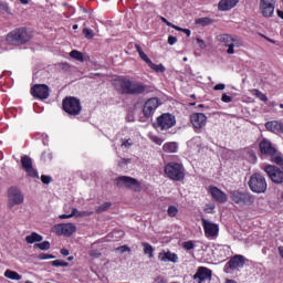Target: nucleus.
Returning <instances> with one entry per match:
<instances>
[{
    "label": "nucleus",
    "instance_id": "obj_1",
    "mask_svg": "<svg viewBox=\"0 0 283 283\" xmlns=\"http://www.w3.org/2000/svg\"><path fill=\"white\" fill-rule=\"evenodd\" d=\"M119 85L122 94H129L130 96H140V94H145L147 92V85L129 78L119 80Z\"/></svg>",
    "mask_w": 283,
    "mask_h": 283
},
{
    "label": "nucleus",
    "instance_id": "obj_2",
    "mask_svg": "<svg viewBox=\"0 0 283 283\" xmlns=\"http://www.w3.org/2000/svg\"><path fill=\"white\" fill-rule=\"evenodd\" d=\"M32 39V35L25 28L15 29L7 35V42L10 45H23Z\"/></svg>",
    "mask_w": 283,
    "mask_h": 283
},
{
    "label": "nucleus",
    "instance_id": "obj_3",
    "mask_svg": "<svg viewBox=\"0 0 283 283\" xmlns=\"http://www.w3.org/2000/svg\"><path fill=\"white\" fill-rule=\"evenodd\" d=\"M165 174L170 178V180H175L176 182H180L185 180V167L178 163H169L165 166Z\"/></svg>",
    "mask_w": 283,
    "mask_h": 283
},
{
    "label": "nucleus",
    "instance_id": "obj_4",
    "mask_svg": "<svg viewBox=\"0 0 283 283\" xmlns=\"http://www.w3.org/2000/svg\"><path fill=\"white\" fill-rule=\"evenodd\" d=\"M249 187L254 193H264L266 191V178L262 174L255 172L249 180Z\"/></svg>",
    "mask_w": 283,
    "mask_h": 283
},
{
    "label": "nucleus",
    "instance_id": "obj_5",
    "mask_svg": "<svg viewBox=\"0 0 283 283\" xmlns=\"http://www.w3.org/2000/svg\"><path fill=\"white\" fill-rule=\"evenodd\" d=\"M62 107L70 116H78L83 109L81 101L76 97H65L62 102Z\"/></svg>",
    "mask_w": 283,
    "mask_h": 283
},
{
    "label": "nucleus",
    "instance_id": "obj_6",
    "mask_svg": "<svg viewBox=\"0 0 283 283\" xmlns=\"http://www.w3.org/2000/svg\"><path fill=\"white\" fill-rule=\"evenodd\" d=\"M230 199L239 207H250L255 202V197L249 192H240L239 190H234L230 193Z\"/></svg>",
    "mask_w": 283,
    "mask_h": 283
},
{
    "label": "nucleus",
    "instance_id": "obj_7",
    "mask_svg": "<svg viewBox=\"0 0 283 283\" xmlns=\"http://www.w3.org/2000/svg\"><path fill=\"white\" fill-rule=\"evenodd\" d=\"M176 126V116L170 113H164L157 117L156 128L160 132H167Z\"/></svg>",
    "mask_w": 283,
    "mask_h": 283
},
{
    "label": "nucleus",
    "instance_id": "obj_8",
    "mask_svg": "<svg viewBox=\"0 0 283 283\" xmlns=\"http://www.w3.org/2000/svg\"><path fill=\"white\" fill-rule=\"evenodd\" d=\"M8 207L12 209V207L23 205L25 197L18 187H10L8 190Z\"/></svg>",
    "mask_w": 283,
    "mask_h": 283
},
{
    "label": "nucleus",
    "instance_id": "obj_9",
    "mask_svg": "<svg viewBox=\"0 0 283 283\" xmlns=\"http://www.w3.org/2000/svg\"><path fill=\"white\" fill-rule=\"evenodd\" d=\"M201 224L205 231V235L206 238H208V240H217L218 235L220 233V226H218L217 223H213L205 218L201 219Z\"/></svg>",
    "mask_w": 283,
    "mask_h": 283
},
{
    "label": "nucleus",
    "instance_id": "obj_10",
    "mask_svg": "<svg viewBox=\"0 0 283 283\" xmlns=\"http://www.w3.org/2000/svg\"><path fill=\"white\" fill-rule=\"evenodd\" d=\"M115 182L119 188L126 187V189H132L133 191H140V182L133 177L120 176L115 179Z\"/></svg>",
    "mask_w": 283,
    "mask_h": 283
},
{
    "label": "nucleus",
    "instance_id": "obj_11",
    "mask_svg": "<svg viewBox=\"0 0 283 283\" xmlns=\"http://www.w3.org/2000/svg\"><path fill=\"white\" fill-rule=\"evenodd\" d=\"M190 123L196 134H201L202 129L207 127V115L205 113H193L190 115Z\"/></svg>",
    "mask_w": 283,
    "mask_h": 283
},
{
    "label": "nucleus",
    "instance_id": "obj_12",
    "mask_svg": "<svg viewBox=\"0 0 283 283\" xmlns=\"http://www.w3.org/2000/svg\"><path fill=\"white\" fill-rule=\"evenodd\" d=\"M265 174H268L270 180L274 182V185H283V170L276 166L268 165L264 167Z\"/></svg>",
    "mask_w": 283,
    "mask_h": 283
},
{
    "label": "nucleus",
    "instance_id": "obj_13",
    "mask_svg": "<svg viewBox=\"0 0 283 283\" xmlns=\"http://www.w3.org/2000/svg\"><path fill=\"white\" fill-rule=\"evenodd\" d=\"M53 233L56 235H65L70 238L73 233H76V226L74 223H59L52 228Z\"/></svg>",
    "mask_w": 283,
    "mask_h": 283
},
{
    "label": "nucleus",
    "instance_id": "obj_14",
    "mask_svg": "<svg viewBox=\"0 0 283 283\" xmlns=\"http://www.w3.org/2000/svg\"><path fill=\"white\" fill-rule=\"evenodd\" d=\"M158 107H160V99H158L157 97H151L147 99L143 107V114L145 118H151Z\"/></svg>",
    "mask_w": 283,
    "mask_h": 283
},
{
    "label": "nucleus",
    "instance_id": "obj_15",
    "mask_svg": "<svg viewBox=\"0 0 283 283\" xmlns=\"http://www.w3.org/2000/svg\"><path fill=\"white\" fill-rule=\"evenodd\" d=\"M245 264L244 256L237 254L230 259V261L224 265V273H231V271H238L242 269Z\"/></svg>",
    "mask_w": 283,
    "mask_h": 283
},
{
    "label": "nucleus",
    "instance_id": "obj_16",
    "mask_svg": "<svg viewBox=\"0 0 283 283\" xmlns=\"http://www.w3.org/2000/svg\"><path fill=\"white\" fill-rule=\"evenodd\" d=\"M211 275H212L211 270L205 266H200L198 268L197 272L193 274L192 280L196 283H208V282H211Z\"/></svg>",
    "mask_w": 283,
    "mask_h": 283
},
{
    "label": "nucleus",
    "instance_id": "obj_17",
    "mask_svg": "<svg viewBox=\"0 0 283 283\" xmlns=\"http://www.w3.org/2000/svg\"><path fill=\"white\" fill-rule=\"evenodd\" d=\"M31 94L34 98H40L41 101H45L50 96V87L45 84H35L31 88Z\"/></svg>",
    "mask_w": 283,
    "mask_h": 283
},
{
    "label": "nucleus",
    "instance_id": "obj_18",
    "mask_svg": "<svg viewBox=\"0 0 283 283\" xmlns=\"http://www.w3.org/2000/svg\"><path fill=\"white\" fill-rule=\"evenodd\" d=\"M21 165L30 178H39V171L32 166V158L28 155L21 157Z\"/></svg>",
    "mask_w": 283,
    "mask_h": 283
},
{
    "label": "nucleus",
    "instance_id": "obj_19",
    "mask_svg": "<svg viewBox=\"0 0 283 283\" xmlns=\"http://www.w3.org/2000/svg\"><path fill=\"white\" fill-rule=\"evenodd\" d=\"M260 10L263 17H273V12H275V0H261Z\"/></svg>",
    "mask_w": 283,
    "mask_h": 283
},
{
    "label": "nucleus",
    "instance_id": "obj_20",
    "mask_svg": "<svg viewBox=\"0 0 283 283\" xmlns=\"http://www.w3.org/2000/svg\"><path fill=\"white\" fill-rule=\"evenodd\" d=\"M219 41H221V43H224L226 48H228L227 54H235L234 48L238 46L235 38L229 34H222L219 36Z\"/></svg>",
    "mask_w": 283,
    "mask_h": 283
},
{
    "label": "nucleus",
    "instance_id": "obj_21",
    "mask_svg": "<svg viewBox=\"0 0 283 283\" xmlns=\"http://www.w3.org/2000/svg\"><path fill=\"white\" fill-rule=\"evenodd\" d=\"M208 191L210 196H212L213 200H216V202H220L221 205H224V202H227V193H224V191L220 190L218 187L211 186Z\"/></svg>",
    "mask_w": 283,
    "mask_h": 283
},
{
    "label": "nucleus",
    "instance_id": "obj_22",
    "mask_svg": "<svg viewBox=\"0 0 283 283\" xmlns=\"http://www.w3.org/2000/svg\"><path fill=\"white\" fill-rule=\"evenodd\" d=\"M260 151L261 154L271 157L277 154V149H275V147H273V144H271V142H269L268 139H263L260 143Z\"/></svg>",
    "mask_w": 283,
    "mask_h": 283
},
{
    "label": "nucleus",
    "instance_id": "obj_23",
    "mask_svg": "<svg viewBox=\"0 0 283 283\" xmlns=\"http://www.w3.org/2000/svg\"><path fill=\"white\" fill-rule=\"evenodd\" d=\"M265 129L272 134H283V123L280 120H270L265 123Z\"/></svg>",
    "mask_w": 283,
    "mask_h": 283
},
{
    "label": "nucleus",
    "instance_id": "obj_24",
    "mask_svg": "<svg viewBox=\"0 0 283 283\" xmlns=\"http://www.w3.org/2000/svg\"><path fill=\"white\" fill-rule=\"evenodd\" d=\"M158 260H160V262H172L174 264H176L178 262V254L169 250L167 251L163 250L158 254Z\"/></svg>",
    "mask_w": 283,
    "mask_h": 283
},
{
    "label": "nucleus",
    "instance_id": "obj_25",
    "mask_svg": "<svg viewBox=\"0 0 283 283\" xmlns=\"http://www.w3.org/2000/svg\"><path fill=\"white\" fill-rule=\"evenodd\" d=\"M238 3H240V0H220L218 10H220V12H229V10H233Z\"/></svg>",
    "mask_w": 283,
    "mask_h": 283
},
{
    "label": "nucleus",
    "instance_id": "obj_26",
    "mask_svg": "<svg viewBox=\"0 0 283 283\" xmlns=\"http://www.w3.org/2000/svg\"><path fill=\"white\" fill-rule=\"evenodd\" d=\"M92 213H94V212H90V211H78V209L73 208V209H72V213H70V214H61V216H60V219H61V220H66V219H70V218H74V216H75V218H83V217H85V216H92Z\"/></svg>",
    "mask_w": 283,
    "mask_h": 283
},
{
    "label": "nucleus",
    "instance_id": "obj_27",
    "mask_svg": "<svg viewBox=\"0 0 283 283\" xmlns=\"http://www.w3.org/2000/svg\"><path fill=\"white\" fill-rule=\"evenodd\" d=\"M25 242L28 244H34V242H43V235L32 232L31 234L25 237Z\"/></svg>",
    "mask_w": 283,
    "mask_h": 283
},
{
    "label": "nucleus",
    "instance_id": "obj_28",
    "mask_svg": "<svg viewBox=\"0 0 283 283\" xmlns=\"http://www.w3.org/2000/svg\"><path fill=\"white\" fill-rule=\"evenodd\" d=\"M163 149L167 154H176V151H178V143H176V142L166 143L163 146Z\"/></svg>",
    "mask_w": 283,
    "mask_h": 283
},
{
    "label": "nucleus",
    "instance_id": "obj_29",
    "mask_svg": "<svg viewBox=\"0 0 283 283\" xmlns=\"http://www.w3.org/2000/svg\"><path fill=\"white\" fill-rule=\"evenodd\" d=\"M148 67H150V70H153L154 72H157V74H165L166 72V67L163 64H155L154 62H150Z\"/></svg>",
    "mask_w": 283,
    "mask_h": 283
},
{
    "label": "nucleus",
    "instance_id": "obj_30",
    "mask_svg": "<svg viewBox=\"0 0 283 283\" xmlns=\"http://www.w3.org/2000/svg\"><path fill=\"white\" fill-rule=\"evenodd\" d=\"M250 93L252 94V96H255L256 98H259V101H263V103H266V101H269V97H266V94L262 93L260 90L253 88L250 91Z\"/></svg>",
    "mask_w": 283,
    "mask_h": 283
},
{
    "label": "nucleus",
    "instance_id": "obj_31",
    "mask_svg": "<svg viewBox=\"0 0 283 283\" xmlns=\"http://www.w3.org/2000/svg\"><path fill=\"white\" fill-rule=\"evenodd\" d=\"M138 54H139V57L142 59V61H144L145 63H147V65H149L151 63V60L149 59V56H147L144 52H143V49L140 48L139 44H136L135 45Z\"/></svg>",
    "mask_w": 283,
    "mask_h": 283
},
{
    "label": "nucleus",
    "instance_id": "obj_32",
    "mask_svg": "<svg viewBox=\"0 0 283 283\" xmlns=\"http://www.w3.org/2000/svg\"><path fill=\"white\" fill-rule=\"evenodd\" d=\"M142 245L144 247V253L145 255H148V258H154V247L147 242H143Z\"/></svg>",
    "mask_w": 283,
    "mask_h": 283
},
{
    "label": "nucleus",
    "instance_id": "obj_33",
    "mask_svg": "<svg viewBox=\"0 0 283 283\" xmlns=\"http://www.w3.org/2000/svg\"><path fill=\"white\" fill-rule=\"evenodd\" d=\"M4 277H8L9 280H17V281L21 280V275L12 270H7L4 272Z\"/></svg>",
    "mask_w": 283,
    "mask_h": 283
},
{
    "label": "nucleus",
    "instance_id": "obj_34",
    "mask_svg": "<svg viewBox=\"0 0 283 283\" xmlns=\"http://www.w3.org/2000/svg\"><path fill=\"white\" fill-rule=\"evenodd\" d=\"M71 59H74L75 61H80V63H83L85 59L83 57V53L80 51L73 50L70 52Z\"/></svg>",
    "mask_w": 283,
    "mask_h": 283
},
{
    "label": "nucleus",
    "instance_id": "obj_35",
    "mask_svg": "<svg viewBox=\"0 0 283 283\" xmlns=\"http://www.w3.org/2000/svg\"><path fill=\"white\" fill-rule=\"evenodd\" d=\"M272 163H275L279 167L283 169V155L282 154H274L272 157Z\"/></svg>",
    "mask_w": 283,
    "mask_h": 283
},
{
    "label": "nucleus",
    "instance_id": "obj_36",
    "mask_svg": "<svg viewBox=\"0 0 283 283\" xmlns=\"http://www.w3.org/2000/svg\"><path fill=\"white\" fill-rule=\"evenodd\" d=\"M53 158L54 156L51 150H45L44 153H42L41 160L43 163H52Z\"/></svg>",
    "mask_w": 283,
    "mask_h": 283
},
{
    "label": "nucleus",
    "instance_id": "obj_37",
    "mask_svg": "<svg viewBox=\"0 0 283 283\" xmlns=\"http://www.w3.org/2000/svg\"><path fill=\"white\" fill-rule=\"evenodd\" d=\"M195 23L197 25L206 27V25H211V23H213V21L211 20V18H199L195 21Z\"/></svg>",
    "mask_w": 283,
    "mask_h": 283
},
{
    "label": "nucleus",
    "instance_id": "obj_38",
    "mask_svg": "<svg viewBox=\"0 0 283 283\" xmlns=\"http://www.w3.org/2000/svg\"><path fill=\"white\" fill-rule=\"evenodd\" d=\"M34 249H40V251H50V241L36 243L34 244Z\"/></svg>",
    "mask_w": 283,
    "mask_h": 283
},
{
    "label": "nucleus",
    "instance_id": "obj_39",
    "mask_svg": "<svg viewBox=\"0 0 283 283\" xmlns=\"http://www.w3.org/2000/svg\"><path fill=\"white\" fill-rule=\"evenodd\" d=\"M167 213H168L169 218H176V216H178V207L169 206Z\"/></svg>",
    "mask_w": 283,
    "mask_h": 283
},
{
    "label": "nucleus",
    "instance_id": "obj_40",
    "mask_svg": "<svg viewBox=\"0 0 283 283\" xmlns=\"http://www.w3.org/2000/svg\"><path fill=\"white\" fill-rule=\"evenodd\" d=\"M112 207V203L105 202L102 206L97 207L96 212L97 213H103V211H107Z\"/></svg>",
    "mask_w": 283,
    "mask_h": 283
},
{
    "label": "nucleus",
    "instance_id": "obj_41",
    "mask_svg": "<svg viewBox=\"0 0 283 283\" xmlns=\"http://www.w3.org/2000/svg\"><path fill=\"white\" fill-rule=\"evenodd\" d=\"M52 266H70V263L61 260L51 261Z\"/></svg>",
    "mask_w": 283,
    "mask_h": 283
},
{
    "label": "nucleus",
    "instance_id": "obj_42",
    "mask_svg": "<svg viewBox=\"0 0 283 283\" xmlns=\"http://www.w3.org/2000/svg\"><path fill=\"white\" fill-rule=\"evenodd\" d=\"M83 34L86 39H94V31L92 29H83Z\"/></svg>",
    "mask_w": 283,
    "mask_h": 283
},
{
    "label": "nucleus",
    "instance_id": "obj_43",
    "mask_svg": "<svg viewBox=\"0 0 283 283\" xmlns=\"http://www.w3.org/2000/svg\"><path fill=\"white\" fill-rule=\"evenodd\" d=\"M195 244L193 241H186L184 242V249H186V251H191L195 249Z\"/></svg>",
    "mask_w": 283,
    "mask_h": 283
},
{
    "label": "nucleus",
    "instance_id": "obj_44",
    "mask_svg": "<svg viewBox=\"0 0 283 283\" xmlns=\"http://www.w3.org/2000/svg\"><path fill=\"white\" fill-rule=\"evenodd\" d=\"M56 256L53 254H48V253H41L39 254V260H54Z\"/></svg>",
    "mask_w": 283,
    "mask_h": 283
},
{
    "label": "nucleus",
    "instance_id": "obj_45",
    "mask_svg": "<svg viewBox=\"0 0 283 283\" xmlns=\"http://www.w3.org/2000/svg\"><path fill=\"white\" fill-rule=\"evenodd\" d=\"M160 20L163 21V23H166V25H168V28H174V30H180V27H177L176 24L168 22L166 18L161 17Z\"/></svg>",
    "mask_w": 283,
    "mask_h": 283
},
{
    "label": "nucleus",
    "instance_id": "obj_46",
    "mask_svg": "<svg viewBox=\"0 0 283 283\" xmlns=\"http://www.w3.org/2000/svg\"><path fill=\"white\" fill-rule=\"evenodd\" d=\"M132 145H134V140H132V139H124L122 143V147H125V149H129V147H132Z\"/></svg>",
    "mask_w": 283,
    "mask_h": 283
},
{
    "label": "nucleus",
    "instance_id": "obj_47",
    "mask_svg": "<svg viewBox=\"0 0 283 283\" xmlns=\"http://www.w3.org/2000/svg\"><path fill=\"white\" fill-rule=\"evenodd\" d=\"M41 180H42L43 185H50L52 182V177L42 175Z\"/></svg>",
    "mask_w": 283,
    "mask_h": 283
},
{
    "label": "nucleus",
    "instance_id": "obj_48",
    "mask_svg": "<svg viewBox=\"0 0 283 283\" xmlns=\"http://www.w3.org/2000/svg\"><path fill=\"white\" fill-rule=\"evenodd\" d=\"M115 251H117L118 253H125L126 251H132V249H129V247L127 245H122L115 249Z\"/></svg>",
    "mask_w": 283,
    "mask_h": 283
},
{
    "label": "nucleus",
    "instance_id": "obj_49",
    "mask_svg": "<svg viewBox=\"0 0 283 283\" xmlns=\"http://www.w3.org/2000/svg\"><path fill=\"white\" fill-rule=\"evenodd\" d=\"M221 101L223 103H231V101H233V98L229 95H227V93H223V95L221 96Z\"/></svg>",
    "mask_w": 283,
    "mask_h": 283
},
{
    "label": "nucleus",
    "instance_id": "obj_50",
    "mask_svg": "<svg viewBox=\"0 0 283 283\" xmlns=\"http://www.w3.org/2000/svg\"><path fill=\"white\" fill-rule=\"evenodd\" d=\"M168 43H169V45H176V43H178V38H176L174 35H169Z\"/></svg>",
    "mask_w": 283,
    "mask_h": 283
},
{
    "label": "nucleus",
    "instance_id": "obj_51",
    "mask_svg": "<svg viewBox=\"0 0 283 283\" xmlns=\"http://www.w3.org/2000/svg\"><path fill=\"white\" fill-rule=\"evenodd\" d=\"M197 43L199 48H201V50H205V48H207V44H205V41L200 38H197Z\"/></svg>",
    "mask_w": 283,
    "mask_h": 283
},
{
    "label": "nucleus",
    "instance_id": "obj_52",
    "mask_svg": "<svg viewBox=\"0 0 283 283\" xmlns=\"http://www.w3.org/2000/svg\"><path fill=\"white\" fill-rule=\"evenodd\" d=\"M90 255H91V258H101V252H98L96 250H92V251H90Z\"/></svg>",
    "mask_w": 283,
    "mask_h": 283
},
{
    "label": "nucleus",
    "instance_id": "obj_53",
    "mask_svg": "<svg viewBox=\"0 0 283 283\" xmlns=\"http://www.w3.org/2000/svg\"><path fill=\"white\" fill-rule=\"evenodd\" d=\"M224 87H227V85L220 83V84H217V85L214 86V90H216V92H219V91L224 90Z\"/></svg>",
    "mask_w": 283,
    "mask_h": 283
},
{
    "label": "nucleus",
    "instance_id": "obj_54",
    "mask_svg": "<svg viewBox=\"0 0 283 283\" xmlns=\"http://www.w3.org/2000/svg\"><path fill=\"white\" fill-rule=\"evenodd\" d=\"M177 32H184L185 34H187V36H191V30L189 29L180 28V30H177Z\"/></svg>",
    "mask_w": 283,
    "mask_h": 283
},
{
    "label": "nucleus",
    "instance_id": "obj_55",
    "mask_svg": "<svg viewBox=\"0 0 283 283\" xmlns=\"http://www.w3.org/2000/svg\"><path fill=\"white\" fill-rule=\"evenodd\" d=\"M153 142H155L156 145H163V139L160 137H153Z\"/></svg>",
    "mask_w": 283,
    "mask_h": 283
},
{
    "label": "nucleus",
    "instance_id": "obj_56",
    "mask_svg": "<svg viewBox=\"0 0 283 283\" xmlns=\"http://www.w3.org/2000/svg\"><path fill=\"white\" fill-rule=\"evenodd\" d=\"M213 209H216L214 206H209L205 209L206 213H213Z\"/></svg>",
    "mask_w": 283,
    "mask_h": 283
},
{
    "label": "nucleus",
    "instance_id": "obj_57",
    "mask_svg": "<svg viewBox=\"0 0 283 283\" xmlns=\"http://www.w3.org/2000/svg\"><path fill=\"white\" fill-rule=\"evenodd\" d=\"M262 36H263V39H265V41H269L270 43H273V44L277 43L275 40H273V39H271V38H269L266 35H262Z\"/></svg>",
    "mask_w": 283,
    "mask_h": 283
},
{
    "label": "nucleus",
    "instance_id": "obj_58",
    "mask_svg": "<svg viewBox=\"0 0 283 283\" xmlns=\"http://www.w3.org/2000/svg\"><path fill=\"white\" fill-rule=\"evenodd\" d=\"M61 255H64V256L70 255V250H67V249H62V250H61Z\"/></svg>",
    "mask_w": 283,
    "mask_h": 283
},
{
    "label": "nucleus",
    "instance_id": "obj_59",
    "mask_svg": "<svg viewBox=\"0 0 283 283\" xmlns=\"http://www.w3.org/2000/svg\"><path fill=\"white\" fill-rule=\"evenodd\" d=\"M20 3H23L24 6H28V3H30V0H19Z\"/></svg>",
    "mask_w": 283,
    "mask_h": 283
},
{
    "label": "nucleus",
    "instance_id": "obj_60",
    "mask_svg": "<svg viewBox=\"0 0 283 283\" xmlns=\"http://www.w3.org/2000/svg\"><path fill=\"white\" fill-rule=\"evenodd\" d=\"M277 17H280V19H283V11L277 10Z\"/></svg>",
    "mask_w": 283,
    "mask_h": 283
},
{
    "label": "nucleus",
    "instance_id": "obj_61",
    "mask_svg": "<svg viewBox=\"0 0 283 283\" xmlns=\"http://www.w3.org/2000/svg\"><path fill=\"white\" fill-rule=\"evenodd\" d=\"M251 157L253 158V160H256L258 157H255V154L251 153Z\"/></svg>",
    "mask_w": 283,
    "mask_h": 283
},
{
    "label": "nucleus",
    "instance_id": "obj_62",
    "mask_svg": "<svg viewBox=\"0 0 283 283\" xmlns=\"http://www.w3.org/2000/svg\"><path fill=\"white\" fill-rule=\"evenodd\" d=\"M73 30H78V24H74Z\"/></svg>",
    "mask_w": 283,
    "mask_h": 283
},
{
    "label": "nucleus",
    "instance_id": "obj_63",
    "mask_svg": "<svg viewBox=\"0 0 283 283\" xmlns=\"http://www.w3.org/2000/svg\"><path fill=\"white\" fill-rule=\"evenodd\" d=\"M226 283H237V282L233 280H228Z\"/></svg>",
    "mask_w": 283,
    "mask_h": 283
},
{
    "label": "nucleus",
    "instance_id": "obj_64",
    "mask_svg": "<svg viewBox=\"0 0 283 283\" xmlns=\"http://www.w3.org/2000/svg\"><path fill=\"white\" fill-rule=\"evenodd\" d=\"M67 260L69 262H72V260H74V256H69Z\"/></svg>",
    "mask_w": 283,
    "mask_h": 283
}]
</instances>
